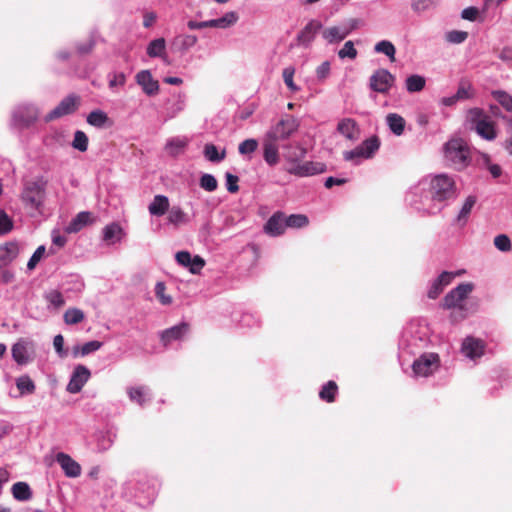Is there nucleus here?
<instances>
[{"label": "nucleus", "instance_id": "33", "mask_svg": "<svg viewBox=\"0 0 512 512\" xmlns=\"http://www.w3.org/2000/svg\"><path fill=\"white\" fill-rule=\"evenodd\" d=\"M321 35L328 44H334L344 40L349 35V31L345 30L343 26H331L322 28Z\"/></svg>", "mask_w": 512, "mask_h": 512}, {"label": "nucleus", "instance_id": "18", "mask_svg": "<svg viewBox=\"0 0 512 512\" xmlns=\"http://www.w3.org/2000/svg\"><path fill=\"white\" fill-rule=\"evenodd\" d=\"M90 377V370L86 366L78 364L70 376L66 390L71 394L79 393Z\"/></svg>", "mask_w": 512, "mask_h": 512}, {"label": "nucleus", "instance_id": "48", "mask_svg": "<svg viewBox=\"0 0 512 512\" xmlns=\"http://www.w3.org/2000/svg\"><path fill=\"white\" fill-rule=\"evenodd\" d=\"M374 51L376 53L386 55L390 61H395L396 48L394 44L389 40H381L377 42L374 46Z\"/></svg>", "mask_w": 512, "mask_h": 512}, {"label": "nucleus", "instance_id": "63", "mask_svg": "<svg viewBox=\"0 0 512 512\" xmlns=\"http://www.w3.org/2000/svg\"><path fill=\"white\" fill-rule=\"evenodd\" d=\"M357 54L358 52L354 47V43L351 40L345 42L343 47L338 51V57L340 59L349 58L353 60L357 57Z\"/></svg>", "mask_w": 512, "mask_h": 512}, {"label": "nucleus", "instance_id": "61", "mask_svg": "<svg viewBox=\"0 0 512 512\" xmlns=\"http://www.w3.org/2000/svg\"><path fill=\"white\" fill-rule=\"evenodd\" d=\"M494 246L501 252H510L512 242L506 234H499L494 238Z\"/></svg>", "mask_w": 512, "mask_h": 512}, {"label": "nucleus", "instance_id": "45", "mask_svg": "<svg viewBox=\"0 0 512 512\" xmlns=\"http://www.w3.org/2000/svg\"><path fill=\"white\" fill-rule=\"evenodd\" d=\"M166 51V41L164 38H156L149 42L146 53L151 58L162 57Z\"/></svg>", "mask_w": 512, "mask_h": 512}, {"label": "nucleus", "instance_id": "51", "mask_svg": "<svg viewBox=\"0 0 512 512\" xmlns=\"http://www.w3.org/2000/svg\"><path fill=\"white\" fill-rule=\"evenodd\" d=\"M491 96L503 107L507 112H512V95L504 90H493Z\"/></svg>", "mask_w": 512, "mask_h": 512}, {"label": "nucleus", "instance_id": "23", "mask_svg": "<svg viewBox=\"0 0 512 512\" xmlns=\"http://www.w3.org/2000/svg\"><path fill=\"white\" fill-rule=\"evenodd\" d=\"M126 392L129 400L133 403H136L140 407H145L153 399L152 391L146 385L127 387Z\"/></svg>", "mask_w": 512, "mask_h": 512}, {"label": "nucleus", "instance_id": "17", "mask_svg": "<svg viewBox=\"0 0 512 512\" xmlns=\"http://www.w3.org/2000/svg\"><path fill=\"white\" fill-rule=\"evenodd\" d=\"M326 165L321 162L306 161L287 168V172L297 177H309L324 173Z\"/></svg>", "mask_w": 512, "mask_h": 512}, {"label": "nucleus", "instance_id": "3", "mask_svg": "<svg viewBox=\"0 0 512 512\" xmlns=\"http://www.w3.org/2000/svg\"><path fill=\"white\" fill-rule=\"evenodd\" d=\"M430 329L426 320L413 319L406 324L399 340L401 353L415 354L429 342Z\"/></svg>", "mask_w": 512, "mask_h": 512}, {"label": "nucleus", "instance_id": "44", "mask_svg": "<svg viewBox=\"0 0 512 512\" xmlns=\"http://www.w3.org/2000/svg\"><path fill=\"white\" fill-rule=\"evenodd\" d=\"M44 299L47 302V309L49 311L58 310L65 304V299L62 293L58 290H50L44 294Z\"/></svg>", "mask_w": 512, "mask_h": 512}, {"label": "nucleus", "instance_id": "19", "mask_svg": "<svg viewBox=\"0 0 512 512\" xmlns=\"http://www.w3.org/2000/svg\"><path fill=\"white\" fill-rule=\"evenodd\" d=\"M455 273L442 271L436 278L431 280L427 288V297L429 299H437L444 289L452 282Z\"/></svg>", "mask_w": 512, "mask_h": 512}, {"label": "nucleus", "instance_id": "40", "mask_svg": "<svg viewBox=\"0 0 512 512\" xmlns=\"http://www.w3.org/2000/svg\"><path fill=\"white\" fill-rule=\"evenodd\" d=\"M11 493L18 501H28L32 498V490L26 482H16L12 485Z\"/></svg>", "mask_w": 512, "mask_h": 512}, {"label": "nucleus", "instance_id": "43", "mask_svg": "<svg viewBox=\"0 0 512 512\" xmlns=\"http://www.w3.org/2000/svg\"><path fill=\"white\" fill-rule=\"evenodd\" d=\"M475 204H476L475 196L470 195L465 199V202L463 203V205L456 217L457 224H459L460 226H464L467 223L469 215H470Z\"/></svg>", "mask_w": 512, "mask_h": 512}, {"label": "nucleus", "instance_id": "36", "mask_svg": "<svg viewBox=\"0 0 512 512\" xmlns=\"http://www.w3.org/2000/svg\"><path fill=\"white\" fill-rule=\"evenodd\" d=\"M386 124L394 135L401 136L404 133L406 122L399 114L389 113L386 116Z\"/></svg>", "mask_w": 512, "mask_h": 512}, {"label": "nucleus", "instance_id": "21", "mask_svg": "<svg viewBox=\"0 0 512 512\" xmlns=\"http://www.w3.org/2000/svg\"><path fill=\"white\" fill-rule=\"evenodd\" d=\"M323 24L317 19H311L304 28L297 34V42L299 45L307 48L311 45L316 35L322 32Z\"/></svg>", "mask_w": 512, "mask_h": 512}, {"label": "nucleus", "instance_id": "12", "mask_svg": "<svg viewBox=\"0 0 512 512\" xmlns=\"http://www.w3.org/2000/svg\"><path fill=\"white\" fill-rule=\"evenodd\" d=\"M190 333V325L182 321L159 333L160 341L166 349L179 348L181 343Z\"/></svg>", "mask_w": 512, "mask_h": 512}, {"label": "nucleus", "instance_id": "50", "mask_svg": "<svg viewBox=\"0 0 512 512\" xmlns=\"http://www.w3.org/2000/svg\"><path fill=\"white\" fill-rule=\"evenodd\" d=\"M198 38L196 35L186 34L180 35L175 38V44L178 46L181 53H185L197 43Z\"/></svg>", "mask_w": 512, "mask_h": 512}, {"label": "nucleus", "instance_id": "20", "mask_svg": "<svg viewBox=\"0 0 512 512\" xmlns=\"http://www.w3.org/2000/svg\"><path fill=\"white\" fill-rule=\"evenodd\" d=\"M176 262L192 274H198L205 266V260L199 255H192L188 251H179L175 255Z\"/></svg>", "mask_w": 512, "mask_h": 512}, {"label": "nucleus", "instance_id": "24", "mask_svg": "<svg viewBox=\"0 0 512 512\" xmlns=\"http://www.w3.org/2000/svg\"><path fill=\"white\" fill-rule=\"evenodd\" d=\"M186 106V95L185 93L179 92L173 94L167 101L165 102L164 107V116L165 120H170L175 118L180 112L185 109Z\"/></svg>", "mask_w": 512, "mask_h": 512}, {"label": "nucleus", "instance_id": "26", "mask_svg": "<svg viewBox=\"0 0 512 512\" xmlns=\"http://www.w3.org/2000/svg\"><path fill=\"white\" fill-rule=\"evenodd\" d=\"M286 229L285 213L282 211L273 213L264 225V232L272 237L282 235Z\"/></svg>", "mask_w": 512, "mask_h": 512}, {"label": "nucleus", "instance_id": "16", "mask_svg": "<svg viewBox=\"0 0 512 512\" xmlns=\"http://www.w3.org/2000/svg\"><path fill=\"white\" fill-rule=\"evenodd\" d=\"M395 76L390 73L387 69H377L369 79V86L371 90L387 94L395 83Z\"/></svg>", "mask_w": 512, "mask_h": 512}, {"label": "nucleus", "instance_id": "1", "mask_svg": "<svg viewBox=\"0 0 512 512\" xmlns=\"http://www.w3.org/2000/svg\"><path fill=\"white\" fill-rule=\"evenodd\" d=\"M456 197L454 178L446 173H439L426 175L411 186L405 194V202L420 216H434Z\"/></svg>", "mask_w": 512, "mask_h": 512}, {"label": "nucleus", "instance_id": "56", "mask_svg": "<svg viewBox=\"0 0 512 512\" xmlns=\"http://www.w3.org/2000/svg\"><path fill=\"white\" fill-rule=\"evenodd\" d=\"M481 165L484 166L491 174L493 178H499L502 175V168L498 164H494L491 162V158L486 153L480 154Z\"/></svg>", "mask_w": 512, "mask_h": 512}, {"label": "nucleus", "instance_id": "31", "mask_svg": "<svg viewBox=\"0 0 512 512\" xmlns=\"http://www.w3.org/2000/svg\"><path fill=\"white\" fill-rule=\"evenodd\" d=\"M92 213L89 211L79 212L69 224L65 227V231L68 234H74L81 231L84 227L92 222Z\"/></svg>", "mask_w": 512, "mask_h": 512}, {"label": "nucleus", "instance_id": "37", "mask_svg": "<svg viewBox=\"0 0 512 512\" xmlns=\"http://www.w3.org/2000/svg\"><path fill=\"white\" fill-rule=\"evenodd\" d=\"M203 155L206 160L212 163H220L226 157V149L219 150L213 143H206L203 149Z\"/></svg>", "mask_w": 512, "mask_h": 512}, {"label": "nucleus", "instance_id": "55", "mask_svg": "<svg viewBox=\"0 0 512 512\" xmlns=\"http://www.w3.org/2000/svg\"><path fill=\"white\" fill-rule=\"evenodd\" d=\"M199 186L207 192H214L218 188V181L214 175L202 173L199 178Z\"/></svg>", "mask_w": 512, "mask_h": 512}, {"label": "nucleus", "instance_id": "2", "mask_svg": "<svg viewBox=\"0 0 512 512\" xmlns=\"http://www.w3.org/2000/svg\"><path fill=\"white\" fill-rule=\"evenodd\" d=\"M474 288L475 285L472 282H462L442 299L440 307L450 311L449 320L452 324L464 321L477 311V301L469 297Z\"/></svg>", "mask_w": 512, "mask_h": 512}, {"label": "nucleus", "instance_id": "46", "mask_svg": "<svg viewBox=\"0 0 512 512\" xmlns=\"http://www.w3.org/2000/svg\"><path fill=\"white\" fill-rule=\"evenodd\" d=\"M426 85V79L418 74H412L405 80L406 90L409 93H417L424 89Z\"/></svg>", "mask_w": 512, "mask_h": 512}, {"label": "nucleus", "instance_id": "34", "mask_svg": "<svg viewBox=\"0 0 512 512\" xmlns=\"http://www.w3.org/2000/svg\"><path fill=\"white\" fill-rule=\"evenodd\" d=\"M337 131L349 140H356L359 135L357 122L352 118H344L339 121Z\"/></svg>", "mask_w": 512, "mask_h": 512}, {"label": "nucleus", "instance_id": "25", "mask_svg": "<svg viewBox=\"0 0 512 512\" xmlns=\"http://www.w3.org/2000/svg\"><path fill=\"white\" fill-rule=\"evenodd\" d=\"M136 83L147 96H154L159 92V82L155 80L149 70H141L135 76Z\"/></svg>", "mask_w": 512, "mask_h": 512}, {"label": "nucleus", "instance_id": "39", "mask_svg": "<svg viewBox=\"0 0 512 512\" xmlns=\"http://www.w3.org/2000/svg\"><path fill=\"white\" fill-rule=\"evenodd\" d=\"M86 121L89 125L99 129L104 128L108 123H110L107 113L100 109L91 111L87 115Z\"/></svg>", "mask_w": 512, "mask_h": 512}, {"label": "nucleus", "instance_id": "14", "mask_svg": "<svg viewBox=\"0 0 512 512\" xmlns=\"http://www.w3.org/2000/svg\"><path fill=\"white\" fill-rule=\"evenodd\" d=\"M299 122L293 116L282 118L266 134L271 140H285L298 130Z\"/></svg>", "mask_w": 512, "mask_h": 512}, {"label": "nucleus", "instance_id": "58", "mask_svg": "<svg viewBox=\"0 0 512 512\" xmlns=\"http://www.w3.org/2000/svg\"><path fill=\"white\" fill-rule=\"evenodd\" d=\"M258 145V141L254 138L245 139L239 144L238 152L244 156L251 155L257 150Z\"/></svg>", "mask_w": 512, "mask_h": 512}, {"label": "nucleus", "instance_id": "5", "mask_svg": "<svg viewBox=\"0 0 512 512\" xmlns=\"http://www.w3.org/2000/svg\"><path fill=\"white\" fill-rule=\"evenodd\" d=\"M444 158L449 167L462 171L471 164V149L464 139L452 138L444 145Z\"/></svg>", "mask_w": 512, "mask_h": 512}, {"label": "nucleus", "instance_id": "28", "mask_svg": "<svg viewBox=\"0 0 512 512\" xmlns=\"http://www.w3.org/2000/svg\"><path fill=\"white\" fill-rule=\"evenodd\" d=\"M21 244L18 241H8L0 245V268L9 265L20 253Z\"/></svg>", "mask_w": 512, "mask_h": 512}, {"label": "nucleus", "instance_id": "38", "mask_svg": "<svg viewBox=\"0 0 512 512\" xmlns=\"http://www.w3.org/2000/svg\"><path fill=\"white\" fill-rule=\"evenodd\" d=\"M167 221L169 224L177 227L181 224H187L190 221V217L180 206L174 205L168 210Z\"/></svg>", "mask_w": 512, "mask_h": 512}, {"label": "nucleus", "instance_id": "8", "mask_svg": "<svg viewBox=\"0 0 512 512\" xmlns=\"http://www.w3.org/2000/svg\"><path fill=\"white\" fill-rule=\"evenodd\" d=\"M380 139L373 135L365 139L360 145L352 150L345 151L343 158L345 161L359 165L363 159H371L380 148Z\"/></svg>", "mask_w": 512, "mask_h": 512}, {"label": "nucleus", "instance_id": "47", "mask_svg": "<svg viewBox=\"0 0 512 512\" xmlns=\"http://www.w3.org/2000/svg\"><path fill=\"white\" fill-rule=\"evenodd\" d=\"M84 281L77 274H71L67 277L63 283V287L66 292L80 293L84 289Z\"/></svg>", "mask_w": 512, "mask_h": 512}, {"label": "nucleus", "instance_id": "35", "mask_svg": "<svg viewBox=\"0 0 512 512\" xmlns=\"http://www.w3.org/2000/svg\"><path fill=\"white\" fill-rule=\"evenodd\" d=\"M102 235L105 242L108 244H114L121 240L123 229L118 223L113 222L103 228Z\"/></svg>", "mask_w": 512, "mask_h": 512}, {"label": "nucleus", "instance_id": "11", "mask_svg": "<svg viewBox=\"0 0 512 512\" xmlns=\"http://www.w3.org/2000/svg\"><path fill=\"white\" fill-rule=\"evenodd\" d=\"M21 195L28 207L39 210L45 197V182L42 179L26 181Z\"/></svg>", "mask_w": 512, "mask_h": 512}, {"label": "nucleus", "instance_id": "6", "mask_svg": "<svg viewBox=\"0 0 512 512\" xmlns=\"http://www.w3.org/2000/svg\"><path fill=\"white\" fill-rule=\"evenodd\" d=\"M467 122L471 130H474L481 138L492 141L497 137L495 123L482 108H470L467 112Z\"/></svg>", "mask_w": 512, "mask_h": 512}, {"label": "nucleus", "instance_id": "59", "mask_svg": "<svg viewBox=\"0 0 512 512\" xmlns=\"http://www.w3.org/2000/svg\"><path fill=\"white\" fill-rule=\"evenodd\" d=\"M46 253V247L44 245H40L37 247V249L34 251L30 259L27 263V270L33 271L39 262L43 259L44 255Z\"/></svg>", "mask_w": 512, "mask_h": 512}, {"label": "nucleus", "instance_id": "41", "mask_svg": "<svg viewBox=\"0 0 512 512\" xmlns=\"http://www.w3.org/2000/svg\"><path fill=\"white\" fill-rule=\"evenodd\" d=\"M338 394V386L335 381L330 380L321 386L319 398L326 403H333Z\"/></svg>", "mask_w": 512, "mask_h": 512}, {"label": "nucleus", "instance_id": "9", "mask_svg": "<svg viewBox=\"0 0 512 512\" xmlns=\"http://www.w3.org/2000/svg\"><path fill=\"white\" fill-rule=\"evenodd\" d=\"M411 367L414 378H427L439 370L441 360L437 353L424 352L413 361Z\"/></svg>", "mask_w": 512, "mask_h": 512}, {"label": "nucleus", "instance_id": "4", "mask_svg": "<svg viewBox=\"0 0 512 512\" xmlns=\"http://www.w3.org/2000/svg\"><path fill=\"white\" fill-rule=\"evenodd\" d=\"M160 481L157 477L138 472L127 483V490L141 507L151 505L158 494Z\"/></svg>", "mask_w": 512, "mask_h": 512}, {"label": "nucleus", "instance_id": "49", "mask_svg": "<svg viewBox=\"0 0 512 512\" xmlns=\"http://www.w3.org/2000/svg\"><path fill=\"white\" fill-rule=\"evenodd\" d=\"M286 228L300 229L306 227L309 224V219L304 214H291L285 215Z\"/></svg>", "mask_w": 512, "mask_h": 512}, {"label": "nucleus", "instance_id": "60", "mask_svg": "<svg viewBox=\"0 0 512 512\" xmlns=\"http://www.w3.org/2000/svg\"><path fill=\"white\" fill-rule=\"evenodd\" d=\"M295 74V68L293 66H288L283 69L282 77L285 85L293 92L299 90V87L294 83L293 77Z\"/></svg>", "mask_w": 512, "mask_h": 512}, {"label": "nucleus", "instance_id": "52", "mask_svg": "<svg viewBox=\"0 0 512 512\" xmlns=\"http://www.w3.org/2000/svg\"><path fill=\"white\" fill-rule=\"evenodd\" d=\"M454 95L458 102L465 101L472 99L475 96V90L469 82L461 81Z\"/></svg>", "mask_w": 512, "mask_h": 512}, {"label": "nucleus", "instance_id": "29", "mask_svg": "<svg viewBox=\"0 0 512 512\" xmlns=\"http://www.w3.org/2000/svg\"><path fill=\"white\" fill-rule=\"evenodd\" d=\"M277 140H271L265 135L263 141V159L270 167L276 166L280 161L279 149L275 144Z\"/></svg>", "mask_w": 512, "mask_h": 512}, {"label": "nucleus", "instance_id": "64", "mask_svg": "<svg viewBox=\"0 0 512 512\" xmlns=\"http://www.w3.org/2000/svg\"><path fill=\"white\" fill-rule=\"evenodd\" d=\"M239 323L242 327H258L260 326V319L253 313H243L240 317Z\"/></svg>", "mask_w": 512, "mask_h": 512}, {"label": "nucleus", "instance_id": "32", "mask_svg": "<svg viewBox=\"0 0 512 512\" xmlns=\"http://www.w3.org/2000/svg\"><path fill=\"white\" fill-rule=\"evenodd\" d=\"M170 209L169 198L165 195H155L148 206L149 213L152 216L161 217Z\"/></svg>", "mask_w": 512, "mask_h": 512}, {"label": "nucleus", "instance_id": "22", "mask_svg": "<svg viewBox=\"0 0 512 512\" xmlns=\"http://www.w3.org/2000/svg\"><path fill=\"white\" fill-rule=\"evenodd\" d=\"M283 157L289 167L297 165L307 154V149L298 142H289L282 145Z\"/></svg>", "mask_w": 512, "mask_h": 512}, {"label": "nucleus", "instance_id": "53", "mask_svg": "<svg viewBox=\"0 0 512 512\" xmlns=\"http://www.w3.org/2000/svg\"><path fill=\"white\" fill-rule=\"evenodd\" d=\"M15 384L22 395L32 394L35 391V384L28 375L18 377Z\"/></svg>", "mask_w": 512, "mask_h": 512}, {"label": "nucleus", "instance_id": "57", "mask_svg": "<svg viewBox=\"0 0 512 512\" xmlns=\"http://www.w3.org/2000/svg\"><path fill=\"white\" fill-rule=\"evenodd\" d=\"M88 143V137L83 131L77 130L74 133V138L71 144L74 149L80 152H85L88 149Z\"/></svg>", "mask_w": 512, "mask_h": 512}, {"label": "nucleus", "instance_id": "27", "mask_svg": "<svg viewBox=\"0 0 512 512\" xmlns=\"http://www.w3.org/2000/svg\"><path fill=\"white\" fill-rule=\"evenodd\" d=\"M56 462L60 465L64 474L69 478H76L81 475V466L70 455L58 452L55 456Z\"/></svg>", "mask_w": 512, "mask_h": 512}, {"label": "nucleus", "instance_id": "15", "mask_svg": "<svg viewBox=\"0 0 512 512\" xmlns=\"http://www.w3.org/2000/svg\"><path fill=\"white\" fill-rule=\"evenodd\" d=\"M80 104V97L75 94H70L63 98L60 103L45 115L44 121L46 123L59 119L63 116L74 113Z\"/></svg>", "mask_w": 512, "mask_h": 512}, {"label": "nucleus", "instance_id": "13", "mask_svg": "<svg viewBox=\"0 0 512 512\" xmlns=\"http://www.w3.org/2000/svg\"><path fill=\"white\" fill-rule=\"evenodd\" d=\"M11 354L19 366H25L34 360L35 344L28 338H21L12 345Z\"/></svg>", "mask_w": 512, "mask_h": 512}, {"label": "nucleus", "instance_id": "30", "mask_svg": "<svg viewBox=\"0 0 512 512\" xmlns=\"http://www.w3.org/2000/svg\"><path fill=\"white\" fill-rule=\"evenodd\" d=\"M93 439L95 442L93 450L102 453L111 448L114 443L115 434L111 430L97 431Z\"/></svg>", "mask_w": 512, "mask_h": 512}, {"label": "nucleus", "instance_id": "54", "mask_svg": "<svg viewBox=\"0 0 512 512\" xmlns=\"http://www.w3.org/2000/svg\"><path fill=\"white\" fill-rule=\"evenodd\" d=\"M84 312L78 308H69L65 311L63 319L67 325H75L84 320Z\"/></svg>", "mask_w": 512, "mask_h": 512}, {"label": "nucleus", "instance_id": "7", "mask_svg": "<svg viewBox=\"0 0 512 512\" xmlns=\"http://www.w3.org/2000/svg\"><path fill=\"white\" fill-rule=\"evenodd\" d=\"M39 115V108L34 103H19L11 111V127L18 132L28 130L37 122Z\"/></svg>", "mask_w": 512, "mask_h": 512}, {"label": "nucleus", "instance_id": "42", "mask_svg": "<svg viewBox=\"0 0 512 512\" xmlns=\"http://www.w3.org/2000/svg\"><path fill=\"white\" fill-rule=\"evenodd\" d=\"M97 44L96 36L94 34H91L87 39L76 41L74 43V48L76 51V54L79 57H83L85 55L90 54L95 46Z\"/></svg>", "mask_w": 512, "mask_h": 512}, {"label": "nucleus", "instance_id": "62", "mask_svg": "<svg viewBox=\"0 0 512 512\" xmlns=\"http://www.w3.org/2000/svg\"><path fill=\"white\" fill-rule=\"evenodd\" d=\"M238 19H239V16L236 12H234V11L226 12L223 16L218 18L219 28H221V29L229 28V27L233 26L234 24H236Z\"/></svg>", "mask_w": 512, "mask_h": 512}, {"label": "nucleus", "instance_id": "10", "mask_svg": "<svg viewBox=\"0 0 512 512\" xmlns=\"http://www.w3.org/2000/svg\"><path fill=\"white\" fill-rule=\"evenodd\" d=\"M486 349L487 343L484 339L468 335L461 341L460 354L465 360L476 365L485 355Z\"/></svg>", "mask_w": 512, "mask_h": 512}]
</instances>
